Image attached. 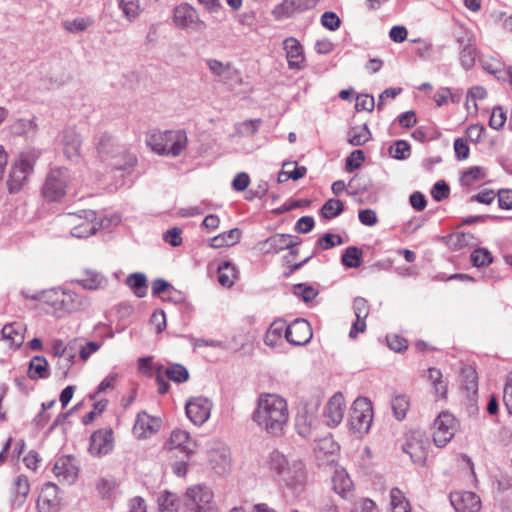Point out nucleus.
I'll list each match as a JSON object with an SVG mask.
<instances>
[{
	"label": "nucleus",
	"instance_id": "nucleus-1",
	"mask_svg": "<svg viewBox=\"0 0 512 512\" xmlns=\"http://www.w3.org/2000/svg\"><path fill=\"white\" fill-rule=\"evenodd\" d=\"M289 417L285 399L275 394H263L259 397L253 420L267 433L281 435Z\"/></svg>",
	"mask_w": 512,
	"mask_h": 512
},
{
	"label": "nucleus",
	"instance_id": "nucleus-2",
	"mask_svg": "<svg viewBox=\"0 0 512 512\" xmlns=\"http://www.w3.org/2000/svg\"><path fill=\"white\" fill-rule=\"evenodd\" d=\"M268 467L274 479L295 492H301L307 481L305 466L301 460L287 459L278 450L270 453Z\"/></svg>",
	"mask_w": 512,
	"mask_h": 512
},
{
	"label": "nucleus",
	"instance_id": "nucleus-3",
	"mask_svg": "<svg viewBox=\"0 0 512 512\" xmlns=\"http://www.w3.org/2000/svg\"><path fill=\"white\" fill-rule=\"evenodd\" d=\"M188 138L184 130H151L146 136V144L158 155L177 157L187 148Z\"/></svg>",
	"mask_w": 512,
	"mask_h": 512
},
{
	"label": "nucleus",
	"instance_id": "nucleus-4",
	"mask_svg": "<svg viewBox=\"0 0 512 512\" xmlns=\"http://www.w3.org/2000/svg\"><path fill=\"white\" fill-rule=\"evenodd\" d=\"M39 156L40 151L36 149H29L20 154L19 159L11 167L7 181L11 193L18 192L24 186Z\"/></svg>",
	"mask_w": 512,
	"mask_h": 512
},
{
	"label": "nucleus",
	"instance_id": "nucleus-5",
	"mask_svg": "<svg viewBox=\"0 0 512 512\" xmlns=\"http://www.w3.org/2000/svg\"><path fill=\"white\" fill-rule=\"evenodd\" d=\"M373 421V407L368 398H357L351 407L349 425L354 433L366 434Z\"/></svg>",
	"mask_w": 512,
	"mask_h": 512
},
{
	"label": "nucleus",
	"instance_id": "nucleus-6",
	"mask_svg": "<svg viewBox=\"0 0 512 512\" xmlns=\"http://www.w3.org/2000/svg\"><path fill=\"white\" fill-rule=\"evenodd\" d=\"M71 175L67 168H54L48 173L42 188L43 196L49 201L60 200L67 191Z\"/></svg>",
	"mask_w": 512,
	"mask_h": 512
},
{
	"label": "nucleus",
	"instance_id": "nucleus-7",
	"mask_svg": "<svg viewBox=\"0 0 512 512\" xmlns=\"http://www.w3.org/2000/svg\"><path fill=\"white\" fill-rule=\"evenodd\" d=\"M185 504L187 511L198 510L202 512L206 509H218L214 502V493L206 485H194L189 487L185 494Z\"/></svg>",
	"mask_w": 512,
	"mask_h": 512
},
{
	"label": "nucleus",
	"instance_id": "nucleus-8",
	"mask_svg": "<svg viewBox=\"0 0 512 512\" xmlns=\"http://www.w3.org/2000/svg\"><path fill=\"white\" fill-rule=\"evenodd\" d=\"M173 22L178 28L192 32H202L206 28L205 22L200 20L197 11L187 3L174 8Z\"/></svg>",
	"mask_w": 512,
	"mask_h": 512
},
{
	"label": "nucleus",
	"instance_id": "nucleus-9",
	"mask_svg": "<svg viewBox=\"0 0 512 512\" xmlns=\"http://www.w3.org/2000/svg\"><path fill=\"white\" fill-rule=\"evenodd\" d=\"M458 421L449 412H441L434 421L433 440L437 447H444L454 437Z\"/></svg>",
	"mask_w": 512,
	"mask_h": 512
},
{
	"label": "nucleus",
	"instance_id": "nucleus-10",
	"mask_svg": "<svg viewBox=\"0 0 512 512\" xmlns=\"http://www.w3.org/2000/svg\"><path fill=\"white\" fill-rule=\"evenodd\" d=\"M52 472L60 484L70 486L78 478L79 465L73 456L62 455L56 459Z\"/></svg>",
	"mask_w": 512,
	"mask_h": 512
},
{
	"label": "nucleus",
	"instance_id": "nucleus-11",
	"mask_svg": "<svg viewBox=\"0 0 512 512\" xmlns=\"http://www.w3.org/2000/svg\"><path fill=\"white\" fill-rule=\"evenodd\" d=\"M456 42L459 45V61L465 70H470L476 61L478 50L475 40L470 32L461 30L455 36Z\"/></svg>",
	"mask_w": 512,
	"mask_h": 512
},
{
	"label": "nucleus",
	"instance_id": "nucleus-12",
	"mask_svg": "<svg viewBox=\"0 0 512 512\" xmlns=\"http://www.w3.org/2000/svg\"><path fill=\"white\" fill-rule=\"evenodd\" d=\"M212 404L205 397L191 398L185 405L187 417L195 425H202L205 423L211 411Z\"/></svg>",
	"mask_w": 512,
	"mask_h": 512
},
{
	"label": "nucleus",
	"instance_id": "nucleus-13",
	"mask_svg": "<svg viewBox=\"0 0 512 512\" xmlns=\"http://www.w3.org/2000/svg\"><path fill=\"white\" fill-rule=\"evenodd\" d=\"M312 335L311 326L305 319H296L286 326L285 338L292 345L303 346L311 340Z\"/></svg>",
	"mask_w": 512,
	"mask_h": 512
},
{
	"label": "nucleus",
	"instance_id": "nucleus-14",
	"mask_svg": "<svg viewBox=\"0 0 512 512\" xmlns=\"http://www.w3.org/2000/svg\"><path fill=\"white\" fill-rule=\"evenodd\" d=\"M450 502L456 512H478L481 508L479 496L470 491L451 493Z\"/></svg>",
	"mask_w": 512,
	"mask_h": 512
},
{
	"label": "nucleus",
	"instance_id": "nucleus-15",
	"mask_svg": "<svg viewBox=\"0 0 512 512\" xmlns=\"http://www.w3.org/2000/svg\"><path fill=\"white\" fill-rule=\"evenodd\" d=\"M283 49L289 69L300 70L304 67L305 55L301 43L294 37H288L283 41Z\"/></svg>",
	"mask_w": 512,
	"mask_h": 512
},
{
	"label": "nucleus",
	"instance_id": "nucleus-16",
	"mask_svg": "<svg viewBox=\"0 0 512 512\" xmlns=\"http://www.w3.org/2000/svg\"><path fill=\"white\" fill-rule=\"evenodd\" d=\"M345 400L342 393H335L327 402L324 416L328 426L335 427L341 423L345 412Z\"/></svg>",
	"mask_w": 512,
	"mask_h": 512
},
{
	"label": "nucleus",
	"instance_id": "nucleus-17",
	"mask_svg": "<svg viewBox=\"0 0 512 512\" xmlns=\"http://www.w3.org/2000/svg\"><path fill=\"white\" fill-rule=\"evenodd\" d=\"M316 0H283L272 13L275 19L280 20L291 16L295 12H301L313 8Z\"/></svg>",
	"mask_w": 512,
	"mask_h": 512
},
{
	"label": "nucleus",
	"instance_id": "nucleus-18",
	"mask_svg": "<svg viewBox=\"0 0 512 512\" xmlns=\"http://www.w3.org/2000/svg\"><path fill=\"white\" fill-rule=\"evenodd\" d=\"M113 449L111 430H99L90 437L89 451L92 455L101 456L108 454Z\"/></svg>",
	"mask_w": 512,
	"mask_h": 512
},
{
	"label": "nucleus",
	"instance_id": "nucleus-19",
	"mask_svg": "<svg viewBox=\"0 0 512 512\" xmlns=\"http://www.w3.org/2000/svg\"><path fill=\"white\" fill-rule=\"evenodd\" d=\"M160 428V420L153 418L146 412H140L137 415L136 422L133 427V433L138 438H148L156 433Z\"/></svg>",
	"mask_w": 512,
	"mask_h": 512
},
{
	"label": "nucleus",
	"instance_id": "nucleus-20",
	"mask_svg": "<svg viewBox=\"0 0 512 512\" xmlns=\"http://www.w3.org/2000/svg\"><path fill=\"white\" fill-rule=\"evenodd\" d=\"M300 242L291 240L289 234H274L261 243V250L265 253H279L285 249H292Z\"/></svg>",
	"mask_w": 512,
	"mask_h": 512
},
{
	"label": "nucleus",
	"instance_id": "nucleus-21",
	"mask_svg": "<svg viewBox=\"0 0 512 512\" xmlns=\"http://www.w3.org/2000/svg\"><path fill=\"white\" fill-rule=\"evenodd\" d=\"M60 302V311L67 313L83 311L89 306L87 298L71 291H62Z\"/></svg>",
	"mask_w": 512,
	"mask_h": 512
},
{
	"label": "nucleus",
	"instance_id": "nucleus-22",
	"mask_svg": "<svg viewBox=\"0 0 512 512\" xmlns=\"http://www.w3.org/2000/svg\"><path fill=\"white\" fill-rule=\"evenodd\" d=\"M209 462L215 473L219 475L226 473L231 466L230 450L226 446L210 450Z\"/></svg>",
	"mask_w": 512,
	"mask_h": 512
},
{
	"label": "nucleus",
	"instance_id": "nucleus-23",
	"mask_svg": "<svg viewBox=\"0 0 512 512\" xmlns=\"http://www.w3.org/2000/svg\"><path fill=\"white\" fill-rule=\"evenodd\" d=\"M61 143L63 151L67 158L73 159L79 156L81 147L80 135L73 129H64L61 134Z\"/></svg>",
	"mask_w": 512,
	"mask_h": 512
},
{
	"label": "nucleus",
	"instance_id": "nucleus-24",
	"mask_svg": "<svg viewBox=\"0 0 512 512\" xmlns=\"http://www.w3.org/2000/svg\"><path fill=\"white\" fill-rule=\"evenodd\" d=\"M30 492V483L26 475H18L11 487V503L15 507H20L26 501Z\"/></svg>",
	"mask_w": 512,
	"mask_h": 512
},
{
	"label": "nucleus",
	"instance_id": "nucleus-25",
	"mask_svg": "<svg viewBox=\"0 0 512 512\" xmlns=\"http://www.w3.org/2000/svg\"><path fill=\"white\" fill-rule=\"evenodd\" d=\"M98 157L103 162H108L112 155L117 153L121 147L117 144L115 138L107 133H102L96 143Z\"/></svg>",
	"mask_w": 512,
	"mask_h": 512
},
{
	"label": "nucleus",
	"instance_id": "nucleus-26",
	"mask_svg": "<svg viewBox=\"0 0 512 512\" xmlns=\"http://www.w3.org/2000/svg\"><path fill=\"white\" fill-rule=\"evenodd\" d=\"M169 445L171 449H180L187 456L194 453L196 447V444L190 438L189 433L180 429L172 431L169 439Z\"/></svg>",
	"mask_w": 512,
	"mask_h": 512
},
{
	"label": "nucleus",
	"instance_id": "nucleus-27",
	"mask_svg": "<svg viewBox=\"0 0 512 512\" xmlns=\"http://www.w3.org/2000/svg\"><path fill=\"white\" fill-rule=\"evenodd\" d=\"M85 221L76 224L71 234L77 238L89 237L96 233L99 227V223L95 222V212L92 210L83 211Z\"/></svg>",
	"mask_w": 512,
	"mask_h": 512
},
{
	"label": "nucleus",
	"instance_id": "nucleus-28",
	"mask_svg": "<svg viewBox=\"0 0 512 512\" xmlns=\"http://www.w3.org/2000/svg\"><path fill=\"white\" fill-rule=\"evenodd\" d=\"M136 162V156L121 147L117 153L111 156L107 163L112 169L130 173Z\"/></svg>",
	"mask_w": 512,
	"mask_h": 512
},
{
	"label": "nucleus",
	"instance_id": "nucleus-29",
	"mask_svg": "<svg viewBox=\"0 0 512 512\" xmlns=\"http://www.w3.org/2000/svg\"><path fill=\"white\" fill-rule=\"evenodd\" d=\"M75 282L84 289L98 290L106 287L108 280L101 273L92 269H86L83 272V277L76 279Z\"/></svg>",
	"mask_w": 512,
	"mask_h": 512
},
{
	"label": "nucleus",
	"instance_id": "nucleus-30",
	"mask_svg": "<svg viewBox=\"0 0 512 512\" xmlns=\"http://www.w3.org/2000/svg\"><path fill=\"white\" fill-rule=\"evenodd\" d=\"M25 328L21 323L13 322L4 325L2 328V337L4 340L9 341L10 346L19 348L24 341Z\"/></svg>",
	"mask_w": 512,
	"mask_h": 512
},
{
	"label": "nucleus",
	"instance_id": "nucleus-31",
	"mask_svg": "<svg viewBox=\"0 0 512 512\" xmlns=\"http://www.w3.org/2000/svg\"><path fill=\"white\" fill-rule=\"evenodd\" d=\"M427 447V439H420L417 443H414L411 440L406 443L404 451L410 455L414 463L422 465L425 463L427 458Z\"/></svg>",
	"mask_w": 512,
	"mask_h": 512
},
{
	"label": "nucleus",
	"instance_id": "nucleus-32",
	"mask_svg": "<svg viewBox=\"0 0 512 512\" xmlns=\"http://www.w3.org/2000/svg\"><path fill=\"white\" fill-rule=\"evenodd\" d=\"M333 489L342 498H348L353 483L345 470H336L332 477Z\"/></svg>",
	"mask_w": 512,
	"mask_h": 512
},
{
	"label": "nucleus",
	"instance_id": "nucleus-33",
	"mask_svg": "<svg viewBox=\"0 0 512 512\" xmlns=\"http://www.w3.org/2000/svg\"><path fill=\"white\" fill-rule=\"evenodd\" d=\"M283 333H286V323L283 320L274 321L268 328L264 343L267 346L275 347L282 341Z\"/></svg>",
	"mask_w": 512,
	"mask_h": 512
},
{
	"label": "nucleus",
	"instance_id": "nucleus-34",
	"mask_svg": "<svg viewBox=\"0 0 512 512\" xmlns=\"http://www.w3.org/2000/svg\"><path fill=\"white\" fill-rule=\"evenodd\" d=\"M158 509L159 512H178L180 507V500L177 494L164 490L158 498Z\"/></svg>",
	"mask_w": 512,
	"mask_h": 512
},
{
	"label": "nucleus",
	"instance_id": "nucleus-35",
	"mask_svg": "<svg viewBox=\"0 0 512 512\" xmlns=\"http://www.w3.org/2000/svg\"><path fill=\"white\" fill-rule=\"evenodd\" d=\"M50 375L48 362L43 356H35L29 364L28 376L30 379H46Z\"/></svg>",
	"mask_w": 512,
	"mask_h": 512
},
{
	"label": "nucleus",
	"instance_id": "nucleus-36",
	"mask_svg": "<svg viewBox=\"0 0 512 512\" xmlns=\"http://www.w3.org/2000/svg\"><path fill=\"white\" fill-rule=\"evenodd\" d=\"M348 143L352 146H361L371 139V132L364 124L362 126L351 127L347 134Z\"/></svg>",
	"mask_w": 512,
	"mask_h": 512
},
{
	"label": "nucleus",
	"instance_id": "nucleus-37",
	"mask_svg": "<svg viewBox=\"0 0 512 512\" xmlns=\"http://www.w3.org/2000/svg\"><path fill=\"white\" fill-rule=\"evenodd\" d=\"M126 284L134 291L139 298L145 297L147 294V278L143 273H132L127 276Z\"/></svg>",
	"mask_w": 512,
	"mask_h": 512
},
{
	"label": "nucleus",
	"instance_id": "nucleus-38",
	"mask_svg": "<svg viewBox=\"0 0 512 512\" xmlns=\"http://www.w3.org/2000/svg\"><path fill=\"white\" fill-rule=\"evenodd\" d=\"M390 506L392 512H409L410 503L404 493L398 488H392L390 491Z\"/></svg>",
	"mask_w": 512,
	"mask_h": 512
},
{
	"label": "nucleus",
	"instance_id": "nucleus-39",
	"mask_svg": "<svg viewBox=\"0 0 512 512\" xmlns=\"http://www.w3.org/2000/svg\"><path fill=\"white\" fill-rule=\"evenodd\" d=\"M391 406L394 417L401 421L406 417L410 407L409 397L405 394H397L392 398Z\"/></svg>",
	"mask_w": 512,
	"mask_h": 512
},
{
	"label": "nucleus",
	"instance_id": "nucleus-40",
	"mask_svg": "<svg viewBox=\"0 0 512 512\" xmlns=\"http://www.w3.org/2000/svg\"><path fill=\"white\" fill-rule=\"evenodd\" d=\"M123 16L128 21H134L142 12L140 0H117Z\"/></svg>",
	"mask_w": 512,
	"mask_h": 512
},
{
	"label": "nucleus",
	"instance_id": "nucleus-41",
	"mask_svg": "<svg viewBox=\"0 0 512 512\" xmlns=\"http://www.w3.org/2000/svg\"><path fill=\"white\" fill-rule=\"evenodd\" d=\"M236 279V269L230 262H223L218 267V282L225 287H231Z\"/></svg>",
	"mask_w": 512,
	"mask_h": 512
},
{
	"label": "nucleus",
	"instance_id": "nucleus-42",
	"mask_svg": "<svg viewBox=\"0 0 512 512\" xmlns=\"http://www.w3.org/2000/svg\"><path fill=\"white\" fill-rule=\"evenodd\" d=\"M315 424V418L307 411H303L296 416V429L299 435L309 437L312 427Z\"/></svg>",
	"mask_w": 512,
	"mask_h": 512
},
{
	"label": "nucleus",
	"instance_id": "nucleus-43",
	"mask_svg": "<svg viewBox=\"0 0 512 512\" xmlns=\"http://www.w3.org/2000/svg\"><path fill=\"white\" fill-rule=\"evenodd\" d=\"M363 252L356 246H349L342 254V264L348 268H357L362 264Z\"/></svg>",
	"mask_w": 512,
	"mask_h": 512
},
{
	"label": "nucleus",
	"instance_id": "nucleus-44",
	"mask_svg": "<svg viewBox=\"0 0 512 512\" xmlns=\"http://www.w3.org/2000/svg\"><path fill=\"white\" fill-rule=\"evenodd\" d=\"M344 211V204L341 200L331 198L328 199L321 208V215L325 219H333Z\"/></svg>",
	"mask_w": 512,
	"mask_h": 512
},
{
	"label": "nucleus",
	"instance_id": "nucleus-45",
	"mask_svg": "<svg viewBox=\"0 0 512 512\" xmlns=\"http://www.w3.org/2000/svg\"><path fill=\"white\" fill-rule=\"evenodd\" d=\"M474 236L469 232H456L449 236L448 243L453 250H460L473 244Z\"/></svg>",
	"mask_w": 512,
	"mask_h": 512
},
{
	"label": "nucleus",
	"instance_id": "nucleus-46",
	"mask_svg": "<svg viewBox=\"0 0 512 512\" xmlns=\"http://www.w3.org/2000/svg\"><path fill=\"white\" fill-rule=\"evenodd\" d=\"M463 384L469 394H476L478 390V377L472 367H465L461 372Z\"/></svg>",
	"mask_w": 512,
	"mask_h": 512
},
{
	"label": "nucleus",
	"instance_id": "nucleus-47",
	"mask_svg": "<svg viewBox=\"0 0 512 512\" xmlns=\"http://www.w3.org/2000/svg\"><path fill=\"white\" fill-rule=\"evenodd\" d=\"M164 373L168 379L176 383H183L189 378L188 370L183 365L177 363L167 367Z\"/></svg>",
	"mask_w": 512,
	"mask_h": 512
},
{
	"label": "nucleus",
	"instance_id": "nucleus-48",
	"mask_svg": "<svg viewBox=\"0 0 512 512\" xmlns=\"http://www.w3.org/2000/svg\"><path fill=\"white\" fill-rule=\"evenodd\" d=\"M428 376L432 384L434 385L435 392L440 397H445L447 393V384L442 380V373L437 368H429Z\"/></svg>",
	"mask_w": 512,
	"mask_h": 512
},
{
	"label": "nucleus",
	"instance_id": "nucleus-49",
	"mask_svg": "<svg viewBox=\"0 0 512 512\" xmlns=\"http://www.w3.org/2000/svg\"><path fill=\"white\" fill-rule=\"evenodd\" d=\"M62 291L63 290H59V289H51L48 291H43V292H41V294L36 296L35 299H39V300L43 301L44 303L53 307L55 310L60 311V303H61L60 299H61Z\"/></svg>",
	"mask_w": 512,
	"mask_h": 512
},
{
	"label": "nucleus",
	"instance_id": "nucleus-50",
	"mask_svg": "<svg viewBox=\"0 0 512 512\" xmlns=\"http://www.w3.org/2000/svg\"><path fill=\"white\" fill-rule=\"evenodd\" d=\"M485 176L486 172L483 167L474 166L463 172L461 182L465 186H471L475 181L482 180Z\"/></svg>",
	"mask_w": 512,
	"mask_h": 512
},
{
	"label": "nucleus",
	"instance_id": "nucleus-51",
	"mask_svg": "<svg viewBox=\"0 0 512 512\" xmlns=\"http://www.w3.org/2000/svg\"><path fill=\"white\" fill-rule=\"evenodd\" d=\"M261 123V119H249L236 124V134L238 136H251L254 135Z\"/></svg>",
	"mask_w": 512,
	"mask_h": 512
},
{
	"label": "nucleus",
	"instance_id": "nucleus-52",
	"mask_svg": "<svg viewBox=\"0 0 512 512\" xmlns=\"http://www.w3.org/2000/svg\"><path fill=\"white\" fill-rule=\"evenodd\" d=\"M411 147L405 140H397L394 145L390 147V154L393 158L398 160L407 159L410 156Z\"/></svg>",
	"mask_w": 512,
	"mask_h": 512
},
{
	"label": "nucleus",
	"instance_id": "nucleus-53",
	"mask_svg": "<svg viewBox=\"0 0 512 512\" xmlns=\"http://www.w3.org/2000/svg\"><path fill=\"white\" fill-rule=\"evenodd\" d=\"M37 130L35 119H20L13 125V131L19 135L34 134Z\"/></svg>",
	"mask_w": 512,
	"mask_h": 512
},
{
	"label": "nucleus",
	"instance_id": "nucleus-54",
	"mask_svg": "<svg viewBox=\"0 0 512 512\" xmlns=\"http://www.w3.org/2000/svg\"><path fill=\"white\" fill-rule=\"evenodd\" d=\"M492 260V255L486 248H478L471 253V261L476 267L488 265Z\"/></svg>",
	"mask_w": 512,
	"mask_h": 512
},
{
	"label": "nucleus",
	"instance_id": "nucleus-55",
	"mask_svg": "<svg viewBox=\"0 0 512 512\" xmlns=\"http://www.w3.org/2000/svg\"><path fill=\"white\" fill-rule=\"evenodd\" d=\"M506 119L507 116L504 109L501 106H495L492 110L489 126L495 130H499L504 126Z\"/></svg>",
	"mask_w": 512,
	"mask_h": 512
},
{
	"label": "nucleus",
	"instance_id": "nucleus-56",
	"mask_svg": "<svg viewBox=\"0 0 512 512\" xmlns=\"http://www.w3.org/2000/svg\"><path fill=\"white\" fill-rule=\"evenodd\" d=\"M365 160L364 152L362 150H354L345 161V169L347 172H353L358 169L362 162Z\"/></svg>",
	"mask_w": 512,
	"mask_h": 512
},
{
	"label": "nucleus",
	"instance_id": "nucleus-57",
	"mask_svg": "<svg viewBox=\"0 0 512 512\" xmlns=\"http://www.w3.org/2000/svg\"><path fill=\"white\" fill-rule=\"evenodd\" d=\"M353 310L356 318L366 319L369 315L368 301L363 297H356L353 301Z\"/></svg>",
	"mask_w": 512,
	"mask_h": 512
},
{
	"label": "nucleus",
	"instance_id": "nucleus-58",
	"mask_svg": "<svg viewBox=\"0 0 512 512\" xmlns=\"http://www.w3.org/2000/svg\"><path fill=\"white\" fill-rule=\"evenodd\" d=\"M503 402L506 406L508 413L512 415V371L508 372L506 375L503 392Z\"/></svg>",
	"mask_w": 512,
	"mask_h": 512
},
{
	"label": "nucleus",
	"instance_id": "nucleus-59",
	"mask_svg": "<svg viewBox=\"0 0 512 512\" xmlns=\"http://www.w3.org/2000/svg\"><path fill=\"white\" fill-rule=\"evenodd\" d=\"M321 24L330 31H335L340 27L341 20L336 13L327 11L321 16Z\"/></svg>",
	"mask_w": 512,
	"mask_h": 512
},
{
	"label": "nucleus",
	"instance_id": "nucleus-60",
	"mask_svg": "<svg viewBox=\"0 0 512 512\" xmlns=\"http://www.w3.org/2000/svg\"><path fill=\"white\" fill-rule=\"evenodd\" d=\"M375 107V100L372 95L362 94L357 97L355 108L357 111H373Z\"/></svg>",
	"mask_w": 512,
	"mask_h": 512
},
{
	"label": "nucleus",
	"instance_id": "nucleus-61",
	"mask_svg": "<svg viewBox=\"0 0 512 512\" xmlns=\"http://www.w3.org/2000/svg\"><path fill=\"white\" fill-rule=\"evenodd\" d=\"M486 129L481 124H473L470 125L466 130V135L468 139L474 143H479L482 141L485 135Z\"/></svg>",
	"mask_w": 512,
	"mask_h": 512
},
{
	"label": "nucleus",
	"instance_id": "nucleus-62",
	"mask_svg": "<svg viewBox=\"0 0 512 512\" xmlns=\"http://www.w3.org/2000/svg\"><path fill=\"white\" fill-rule=\"evenodd\" d=\"M181 234H182V230L179 227H173L164 233L163 239L165 242L169 243L171 246L178 247L182 243Z\"/></svg>",
	"mask_w": 512,
	"mask_h": 512
},
{
	"label": "nucleus",
	"instance_id": "nucleus-63",
	"mask_svg": "<svg viewBox=\"0 0 512 512\" xmlns=\"http://www.w3.org/2000/svg\"><path fill=\"white\" fill-rule=\"evenodd\" d=\"M449 192V186L445 183V181L441 180L434 184L431 194L436 201H442L448 198Z\"/></svg>",
	"mask_w": 512,
	"mask_h": 512
},
{
	"label": "nucleus",
	"instance_id": "nucleus-64",
	"mask_svg": "<svg viewBox=\"0 0 512 512\" xmlns=\"http://www.w3.org/2000/svg\"><path fill=\"white\" fill-rule=\"evenodd\" d=\"M498 204L501 209L511 210L512 209V190L501 189L498 191Z\"/></svg>",
	"mask_w": 512,
	"mask_h": 512
}]
</instances>
